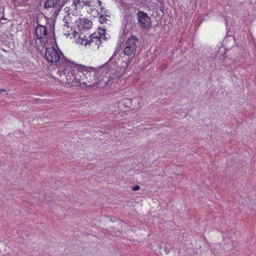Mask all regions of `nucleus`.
Listing matches in <instances>:
<instances>
[{"label": "nucleus", "mask_w": 256, "mask_h": 256, "mask_svg": "<svg viewBox=\"0 0 256 256\" xmlns=\"http://www.w3.org/2000/svg\"><path fill=\"white\" fill-rule=\"evenodd\" d=\"M70 66L76 68V70H74L72 72L70 73L74 78L72 81L70 80L69 85L73 86L82 84L86 85L88 82L90 83L89 80H92L91 77L94 76L96 74V70L92 67H86L73 62Z\"/></svg>", "instance_id": "f257e3e1"}, {"label": "nucleus", "mask_w": 256, "mask_h": 256, "mask_svg": "<svg viewBox=\"0 0 256 256\" xmlns=\"http://www.w3.org/2000/svg\"><path fill=\"white\" fill-rule=\"evenodd\" d=\"M41 20H46V25L48 24L49 18L44 14L38 16L36 20L38 26L35 28V34L36 36V39L40 40L42 44H45L48 42L50 34L47 29V26L42 24Z\"/></svg>", "instance_id": "f03ea898"}, {"label": "nucleus", "mask_w": 256, "mask_h": 256, "mask_svg": "<svg viewBox=\"0 0 256 256\" xmlns=\"http://www.w3.org/2000/svg\"><path fill=\"white\" fill-rule=\"evenodd\" d=\"M45 58L48 62L55 63L56 66L62 64L64 66H66L72 63L70 61L65 58H64V61L63 60H60L58 52L53 47L46 48Z\"/></svg>", "instance_id": "7ed1b4c3"}, {"label": "nucleus", "mask_w": 256, "mask_h": 256, "mask_svg": "<svg viewBox=\"0 0 256 256\" xmlns=\"http://www.w3.org/2000/svg\"><path fill=\"white\" fill-rule=\"evenodd\" d=\"M130 65L126 62L122 60L120 66L118 65L117 64L104 65V66L108 68L107 72L110 76H112L113 78L118 79L127 70H128Z\"/></svg>", "instance_id": "20e7f679"}, {"label": "nucleus", "mask_w": 256, "mask_h": 256, "mask_svg": "<svg viewBox=\"0 0 256 256\" xmlns=\"http://www.w3.org/2000/svg\"><path fill=\"white\" fill-rule=\"evenodd\" d=\"M138 26L142 28L148 30L152 26L150 18L143 11L139 10L137 13Z\"/></svg>", "instance_id": "39448f33"}, {"label": "nucleus", "mask_w": 256, "mask_h": 256, "mask_svg": "<svg viewBox=\"0 0 256 256\" xmlns=\"http://www.w3.org/2000/svg\"><path fill=\"white\" fill-rule=\"evenodd\" d=\"M101 30L102 32H100L98 33L94 32L93 34L90 36V40H88V42H90L89 44L94 42L96 45H97V48H98L100 44H102V40L101 39L102 36H104V39L106 40V38L105 36V29H101Z\"/></svg>", "instance_id": "423d86ee"}, {"label": "nucleus", "mask_w": 256, "mask_h": 256, "mask_svg": "<svg viewBox=\"0 0 256 256\" xmlns=\"http://www.w3.org/2000/svg\"><path fill=\"white\" fill-rule=\"evenodd\" d=\"M126 48L124 49V61L126 62L128 64H131L134 58L136 50L129 46L128 45H125Z\"/></svg>", "instance_id": "0eeeda50"}, {"label": "nucleus", "mask_w": 256, "mask_h": 256, "mask_svg": "<svg viewBox=\"0 0 256 256\" xmlns=\"http://www.w3.org/2000/svg\"><path fill=\"white\" fill-rule=\"evenodd\" d=\"M64 6V3L60 0H46L44 4V8L48 9L54 8L58 12Z\"/></svg>", "instance_id": "6e6552de"}, {"label": "nucleus", "mask_w": 256, "mask_h": 256, "mask_svg": "<svg viewBox=\"0 0 256 256\" xmlns=\"http://www.w3.org/2000/svg\"><path fill=\"white\" fill-rule=\"evenodd\" d=\"M140 44V42L139 40L136 38V36L131 35L130 37H129L126 42L125 43V45H128L132 47L134 50H136V48L138 44Z\"/></svg>", "instance_id": "1a4fd4ad"}, {"label": "nucleus", "mask_w": 256, "mask_h": 256, "mask_svg": "<svg viewBox=\"0 0 256 256\" xmlns=\"http://www.w3.org/2000/svg\"><path fill=\"white\" fill-rule=\"evenodd\" d=\"M118 78H113L112 76H110L108 74V77H106L104 78H102L100 83L101 84H104V86H106L108 87L112 88V84L114 83L116 84Z\"/></svg>", "instance_id": "9d476101"}, {"label": "nucleus", "mask_w": 256, "mask_h": 256, "mask_svg": "<svg viewBox=\"0 0 256 256\" xmlns=\"http://www.w3.org/2000/svg\"><path fill=\"white\" fill-rule=\"evenodd\" d=\"M118 54V52L116 51H115L112 56V57L110 58L108 62L107 63H106L104 65H110L111 64H117L118 62H116V57Z\"/></svg>", "instance_id": "9b49d317"}, {"label": "nucleus", "mask_w": 256, "mask_h": 256, "mask_svg": "<svg viewBox=\"0 0 256 256\" xmlns=\"http://www.w3.org/2000/svg\"><path fill=\"white\" fill-rule=\"evenodd\" d=\"M82 22V24L84 28L88 30L92 28V23L90 20L88 19H84Z\"/></svg>", "instance_id": "f8f14e48"}, {"label": "nucleus", "mask_w": 256, "mask_h": 256, "mask_svg": "<svg viewBox=\"0 0 256 256\" xmlns=\"http://www.w3.org/2000/svg\"><path fill=\"white\" fill-rule=\"evenodd\" d=\"M81 35L79 36L78 39V42H80L81 44H84L85 46L87 44H89L90 42L88 38L85 36H84L82 37H81Z\"/></svg>", "instance_id": "ddd939ff"}, {"label": "nucleus", "mask_w": 256, "mask_h": 256, "mask_svg": "<svg viewBox=\"0 0 256 256\" xmlns=\"http://www.w3.org/2000/svg\"><path fill=\"white\" fill-rule=\"evenodd\" d=\"M49 28L52 34H54V26L55 23L54 22H48Z\"/></svg>", "instance_id": "4468645a"}, {"label": "nucleus", "mask_w": 256, "mask_h": 256, "mask_svg": "<svg viewBox=\"0 0 256 256\" xmlns=\"http://www.w3.org/2000/svg\"><path fill=\"white\" fill-rule=\"evenodd\" d=\"M4 8L3 7L0 8V20H6L4 16Z\"/></svg>", "instance_id": "2eb2a0df"}, {"label": "nucleus", "mask_w": 256, "mask_h": 256, "mask_svg": "<svg viewBox=\"0 0 256 256\" xmlns=\"http://www.w3.org/2000/svg\"><path fill=\"white\" fill-rule=\"evenodd\" d=\"M82 3H83L84 5L86 6H91V1L89 0H82Z\"/></svg>", "instance_id": "dca6fc26"}, {"label": "nucleus", "mask_w": 256, "mask_h": 256, "mask_svg": "<svg viewBox=\"0 0 256 256\" xmlns=\"http://www.w3.org/2000/svg\"><path fill=\"white\" fill-rule=\"evenodd\" d=\"M107 19L102 14H101L100 16V22L101 24H104L106 22Z\"/></svg>", "instance_id": "f3484780"}, {"label": "nucleus", "mask_w": 256, "mask_h": 256, "mask_svg": "<svg viewBox=\"0 0 256 256\" xmlns=\"http://www.w3.org/2000/svg\"><path fill=\"white\" fill-rule=\"evenodd\" d=\"M68 76H66V83L69 84L70 80V81L72 80V79L74 78L72 76V74L70 76V73L68 72Z\"/></svg>", "instance_id": "a211bd4d"}, {"label": "nucleus", "mask_w": 256, "mask_h": 256, "mask_svg": "<svg viewBox=\"0 0 256 256\" xmlns=\"http://www.w3.org/2000/svg\"><path fill=\"white\" fill-rule=\"evenodd\" d=\"M140 188V186L138 185H135L132 187V190L133 191H136Z\"/></svg>", "instance_id": "6ab92c4d"}, {"label": "nucleus", "mask_w": 256, "mask_h": 256, "mask_svg": "<svg viewBox=\"0 0 256 256\" xmlns=\"http://www.w3.org/2000/svg\"><path fill=\"white\" fill-rule=\"evenodd\" d=\"M81 2V0H75L74 1V4H75L76 6V4H80V3Z\"/></svg>", "instance_id": "aec40b11"}, {"label": "nucleus", "mask_w": 256, "mask_h": 256, "mask_svg": "<svg viewBox=\"0 0 256 256\" xmlns=\"http://www.w3.org/2000/svg\"><path fill=\"white\" fill-rule=\"evenodd\" d=\"M226 53H224L223 55H222V56L220 58V60H222V61H224L225 60V59L226 58Z\"/></svg>", "instance_id": "412c9836"}, {"label": "nucleus", "mask_w": 256, "mask_h": 256, "mask_svg": "<svg viewBox=\"0 0 256 256\" xmlns=\"http://www.w3.org/2000/svg\"><path fill=\"white\" fill-rule=\"evenodd\" d=\"M98 6H100L102 4V2L100 0H98Z\"/></svg>", "instance_id": "4be33fe9"}, {"label": "nucleus", "mask_w": 256, "mask_h": 256, "mask_svg": "<svg viewBox=\"0 0 256 256\" xmlns=\"http://www.w3.org/2000/svg\"><path fill=\"white\" fill-rule=\"evenodd\" d=\"M6 90L5 89H0V93H2V92H6Z\"/></svg>", "instance_id": "5701e85b"}]
</instances>
